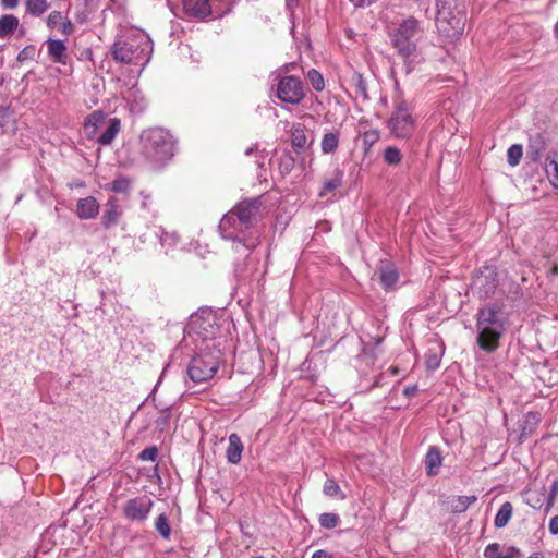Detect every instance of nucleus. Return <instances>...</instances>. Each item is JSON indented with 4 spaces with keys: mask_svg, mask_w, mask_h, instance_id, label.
Listing matches in <instances>:
<instances>
[{
    "mask_svg": "<svg viewBox=\"0 0 558 558\" xmlns=\"http://www.w3.org/2000/svg\"><path fill=\"white\" fill-rule=\"evenodd\" d=\"M422 34L421 23L414 16L404 19L389 32L391 46L403 61L401 71L405 75H409L422 61L418 51Z\"/></svg>",
    "mask_w": 558,
    "mask_h": 558,
    "instance_id": "nucleus-1",
    "label": "nucleus"
},
{
    "mask_svg": "<svg viewBox=\"0 0 558 558\" xmlns=\"http://www.w3.org/2000/svg\"><path fill=\"white\" fill-rule=\"evenodd\" d=\"M476 343L486 353H494L500 347L506 331V322L501 308L496 303L480 307L476 313Z\"/></svg>",
    "mask_w": 558,
    "mask_h": 558,
    "instance_id": "nucleus-2",
    "label": "nucleus"
},
{
    "mask_svg": "<svg viewBox=\"0 0 558 558\" xmlns=\"http://www.w3.org/2000/svg\"><path fill=\"white\" fill-rule=\"evenodd\" d=\"M142 155L155 167H162L173 156L175 141L162 128H150L141 134Z\"/></svg>",
    "mask_w": 558,
    "mask_h": 558,
    "instance_id": "nucleus-3",
    "label": "nucleus"
},
{
    "mask_svg": "<svg viewBox=\"0 0 558 558\" xmlns=\"http://www.w3.org/2000/svg\"><path fill=\"white\" fill-rule=\"evenodd\" d=\"M436 27L439 34L456 39L463 34L466 23L464 0H436Z\"/></svg>",
    "mask_w": 558,
    "mask_h": 558,
    "instance_id": "nucleus-4",
    "label": "nucleus"
},
{
    "mask_svg": "<svg viewBox=\"0 0 558 558\" xmlns=\"http://www.w3.org/2000/svg\"><path fill=\"white\" fill-rule=\"evenodd\" d=\"M153 53V43L144 35L117 40L111 47L112 59L123 64L145 65Z\"/></svg>",
    "mask_w": 558,
    "mask_h": 558,
    "instance_id": "nucleus-5",
    "label": "nucleus"
},
{
    "mask_svg": "<svg viewBox=\"0 0 558 558\" xmlns=\"http://www.w3.org/2000/svg\"><path fill=\"white\" fill-rule=\"evenodd\" d=\"M221 350L215 345L206 348L192 357L187 374L194 383H204L215 376L221 362Z\"/></svg>",
    "mask_w": 558,
    "mask_h": 558,
    "instance_id": "nucleus-6",
    "label": "nucleus"
},
{
    "mask_svg": "<svg viewBox=\"0 0 558 558\" xmlns=\"http://www.w3.org/2000/svg\"><path fill=\"white\" fill-rule=\"evenodd\" d=\"M387 126L390 133L400 140L409 138L415 129L410 106L401 95L395 99L393 111L387 121Z\"/></svg>",
    "mask_w": 558,
    "mask_h": 558,
    "instance_id": "nucleus-7",
    "label": "nucleus"
},
{
    "mask_svg": "<svg viewBox=\"0 0 558 558\" xmlns=\"http://www.w3.org/2000/svg\"><path fill=\"white\" fill-rule=\"evenodd\" d=\"M218 228L223 239L232 240L236 243L234 245V250L236 252H241V248L252 251L258 244L257 239H245L244 236H241V234L248 228H244L233 209L229 210L221 218Z\"/></svg>",
    "mask_w": 558,
    "mask_h": 558,
    "instance_id": "nucleus-8",
    "label": "nucleus"
},
{
    "mask_svg": "<svg viewBox=\"0 0 558 558\" xmlns=\"http://www.w3.org/2000/svg\"><path fill=\"white\" fill-rule=\"evenodd\" d=\"M498 287V272L495 266H484L473 278L472 288L481 299L494 295Z\"/></svg>",
    "mask_w": 558,
    "mask_h": 558,
    "instance_id": "nucleus-9",
    "label": "nucleus"
},
{
    "mask_svg": "<svg viewBox=\"0 0 558 558\" xmlns=\"http://www.w3.org/2000/svg\"><path fill=\"white\" fill-rule=\"evenodd\" d=\"M302 81L293 75L282 77L277 85V97L287 104L299 105L304 98Z\"/></svg>",
    "mask_w": 558,
    "mask_h": 558,
    "instance_id": "nucleus-10",
    "label": "nucleus"
},
{
    "mask_svg": "<svg viewBox=\"0 0 558 558\" xmlns=\"http://www.w3.org/2000/svg\"><path fill=\"white\" fill-rule=\"evenodd\" d=\"M189 326L192 331L204 340L214 339L219 332L216 316L210 311H201L193 314Z\"/></svg>",
    "mask_w": 558,
    "mask_h": 558,
    "instance_id": "nucleus-11",
    "label": "nucleus"
},
{
    "mask_svg": "<svg viewBox=\"0 0 558 558\" xmlns=\"http://www.w3.org/2000/svg\"><path fill=\"white\" fill-rule=\"evenodd\" d=\"M154 506V501L146 495L136 496L126 500L123 506L124 517L132 522H145Z\"/></svg>",
    "mask_w": 558,
    "mask_h": 558,
    "instance_id": "nucleus-12",
    "label": "nucleus"
},
{
    "mask_svg": "<svg viewBox=\"0 0 558 558\" xmlns=\"http://www.w3.org/2000/svg\"><path fill=\"white\" fill-rule=\"evenodd\" d=\"M263 202L260 197H253L238 203L232 209L244 228H251L259 215Z\"/></svg>",
    "mask_w": 558,
    "mask_h": 558,
    "instance_id": "nucleus-13",
    "label": "nucleus"
},
{
    "mask_svg": "<svg viewBox=\"0 0 558 558\" xmlns=\"http://www.w3.org/2000/svg\"><path fill=\"white\" fill-rule=\"evenodd\" d=\"M376 275L378 276L380 286L386 291L396 289V284L399 280V271L391 262L381 259L377 266Z\"/></svg>",
    "mask_w": 558,
    "mask_h": 558,
    "instance_id": "nucleus-14",
    "label": "nucleus"
},
{
    "mask_svg": "<svg viewBox=\"0 0 558 558\" xmlns=\"http://www.w3.org/2000/svg\"><path fill=\"white\" fill-rule=\"evenodd\" d=\"M240 254H245V258L243 263L236 264L234 267V276L238 278L239 281H247L252 279L255 271L257 270L258 260L253 258L251 256V251H245L244 248H241Z\"/></svg>",
    "mask_w": 558,
    "mask_h": 558,
    "instance_id": "nucleus-15",
    "label": "nucleus"
},
{
    "mask_svg": "<svg viewBox=\"0 0 558 558\" xmlns=\"http://www.w3.org/2000/svg\"><path fill=\"white\" fill-rule=\"evenodd\" d=\"M122 216V210L118 205L116 197L111 196L105 204L104 213L101 216V225L105 229H110L119 223Z\"/></svg>",
    "mask_w": 558,
    "mask_h": 558,
    "instance_id": "nucleus-16",
    "label": "nucleus"
},
{
    "mask_svg": "<svg viewBox=\"0 0 558 558\" xmlns=\"http://www.w3.org/2000/svg\"><path fill=\"white\" fill-rule=\"evenodd\" d=\"M547 147V140L541 132L530 134L527 143V158L533 162L541 160L542 154Z\"/></svg>",
    "mask_w": 558,
    "mask_h": 558,
    "instance_id": "nucleus-17",
    "label": "nucleus"
},
{
    "mask_svg": "<svg viewBox=\"0 0 558 558\" xmlns=\"http://www.w3.org/2000/svg\"><path fill=\"white\" fill-rule=\"evenodd\" d=\"M184 11L194 17L204 19L210 15L209 0H182Z\"/></svg>",
    "mask_w": 558,
    "mask_h": 558,
    "instance_id": "nucleus-18",
    "label": "nucleus"
},
{
    "mask_svg": "<svg viewBox=\"0 0 558 558\" xmlns=\"http://www.w3.org/2000/svg\"><path fill=\"white\" fill-rule=\"evenodd\" d=\"M48 56L54 63L66 64L68 52L63 40L49 38L46 40Z\"/></svg>",
    "mask_w": 558,
    "mask_h": 558,
    "instance_id": "nucleus-19",
    "label": "nucleus"
},
{
    "mask_svg": "<svg viewBox=\"0 0 558 558\" xmlns=\"http://www.w3.org/2000/svg\"><path fill=\"white\" fill-rule=\"evenodd\" d=\"M99 204L93 196L80 198L76 204V215L81 219H93L98 215Z\"/></svg>",
    "mask_w": 558,
    "mask_h": 558,
    "instance_id": "nucleus-20",
    "label": "nucleus"
},
{
    "mask_svg": "<svg viewBox=\"0 0 558 558\" xmlns=\"http://www.w3.org/2000/svg\"><path fill=\"white\" fill-rule=\"evenodd\" d=\"M229 445L226 450L227 461L231 464H239L242 459V452L244 450L241 437L232 433L228 438Z\"/></svg>",
    "mask_w": 558,
    "mask_h": 558,
    "instance_id": "nucleus-21",
    "label": "nucleus"
},
{
    "mask_svg": "<svg viewBox=\"0 0 558 558\" xmlns=\"http://www.w3.org/2000/svg\"><path fill=\"white\" fill-rule=\"evenodd\" d=\"M426 473L428 476H436L442 463V456L440 449L436 446H430L424 459Z\"/></svg>",
    "mask_w": 558,
    "mask_h": 558,
    "instance_id": "nucleus-22",
    "label": "nucleus"
},
{
    "mask_svg": "<svg viewBox=\"0 0 558 558\" xmlns=\"http://www.w3.org/2000/svg\"><path fill=\"white\" fill-rule=\"evenodd\" d=\"M522 551L515 546L507 547L506 554L500 553V544L490 543L484 549L485 558H521Z\"/></svg>",
    "mask_w": 558,
    "mask_h": 558,
    "instance_id": "nucleus-23",
    "label": "nucleus"
},
{
    "mask_svg": "<svg viewBox=\"0 0 558 558\" xmlns=\"http://www.w3.org/2000/svg\"><path fill=\"white\" fill-rule=\"evenodd\" d=\"M291 145L296 154H301L307 148V137L301 123H295L291 128Z\"/></svg>",
    "mask_w": 558,
    "mask_h": 558,
    "instance_id": "nucleus-24",
    "label": "nucleus"
},
{
    "mask_svg": "<svg viewBox=\"0 0 558 558\" xmlns=\"http://www.w3.org/2000/svg\"><path fill=\"white\" fill-rule=\"evenodd\" d=\"M20 27V20L14 14H3L0 16V38L11 37Z\"/></svg>",
    "mask_w": 558,
    "mask_h": 558,
    "instance_id": "nucleus-25",
    "label": "nucleus"
},
{
    "mask_svg": "<svg viewBox=\"0 0 558 558\" xmlns=\"http://www.w3.org/2000/svg\"><path fill=\"white\" fill-rule=\"evenodd\" d=\"M121 130L119 118H110L106 130L98 136L97 142L100 145H110Z\"/></svg>",
    "mask_w": 558,
    "mask_h": 558,
    "instance_id": "nucleus-26",
    "label": "nucleus"
},
{
    "mask_svg": "<svg viewBox=\"0 0 558 558\" xmlns=\"http://www.w3.org/2000/svg\"><path fill=\"white\" fill-rule=\"evenodd\" d=\"M545 172H546V175H547L550 184L555 189H558V153L557 151H551L546 157Z\"/></svg>",
    "mask_w": 558,
    "mask_h": 558,
    "instance_id": "nucleus-27",
    "label": "nucleus"
},
{
    "mask_svg": "<svg viewBox=\"0 0 558 558\" xmlns=\"http://www.w3.org/2000/svg\"><path fill=\"white\" fill-rule=\"evenodd\" d=\"M541 422V414L535 411H530L524 415L523 422L521 424V434L520 438L529 437L533 434L536 426Z\"/></svg>",
    "mask_w": 558,
    "mask_h": 558,
    "instance_id": "nucleus-28",
    "label": "nucleus"
},
{
    "mask_svg": "<svg viewBox=\"0 0 558 558\" xmlns=\"http://www.w3.org/2000/svg\"><path fill=\"white\" fill-rule=\"evenodd\" d=\"M350 85L353 88L355 98L365 101L368 99L367 84L365 78L359 72H353L350 78Z\"/></svg>",
    "mask_w": 558,
    "mask_h": 558,
    "instance_id": "nucleus-29",
    "label": "nucleus"
},
{
    "mask_svg": "<svg viewBox=\"0 0 558 558\" xmlns=\"http://www.w3.org/2000/svg\"><path fill=\"white\" fill-rule=\"evenodd\" d=\"M512 513H513L512 504L509 501L504 502L495 517V520H494L495 527L496 529L505 527L509 523L510 519L512 518Z\"/></svg>",
    "mask_w": 558,
    "mask_h": 558,
    "instance_id": "nucleus-30",
    "label": "nucleus"
},
{
    "mask_svg": "<svg viewBox=\"0 0 558 558\" xmlns=\"http://www.w3.org/2000/svg\"><path fill=\"white\" fill-rule=\"evenodd\" d=\"M25 2V13L39 17L49 9L48 0H24Z\"/></svg>",
    "mask_w": 558,
    "mask_h": 558,
    "instance_id": "nucleus-31",
    "label": "nucleus"
},
{
    "mask_svg": "<svg viewBox=\"0 0 558 558\" xmlns=\"http://www.w3.org/2000/svg\"><path fill=\"white\" fill-rule=\"evenodd\" d=\"M476 500L477 497L475 495L454 496L451 500V510L453 513H462Z\"/></svg>",
    "mask_w": 558,
    "mask_h": 558,
    "instance_id": "nucleus-32",
    "label": "nucleus"
},
{
    "mask_svg": "<svg viewBox=\"0 0 558 558\" xmlns=\"http://www.w3.org/2000/svg\"><path fill=\"white\" fill-rule=\"evenodd\" d=\"M106 120V116L102 111L96 110L93 111L85 120L84 128L86 131L90 129V133H95L97 129H99Z\"/></svg>",
    "mask_w": 558,
    "mask_h": 558,
    "instance_id": "nucleus-33",
    "label": "nucleus"
},
{
    "mask_svg": "<svg viewBox=\"0 0 558 558\" xmlns=\"http://www.w3.org/2000/svg\"><path fill=\"white\" fill-rule=\"evenodd\" d=\"M339 145V133L329 132L323 136L322 140V151L324 154H332L336 151Z\"/></svg>",
    "mask_w": 558,
    "mask_h": 558,
    "instance_id": "nucleus-34",
    "label": "nucleus"
},
{
    "mask_svg": "<svg viewBox=\"0 0 558 558\" xmlns=\"http://www.w3.org/2000/svg\"><path fill=\"white\" fill-rule=\"evenodd\" d=\"M343 172L339 169H336L335 177L330 180L324 182L323 189L319 192V197L326 196L328 193L335 191L342 184Z\"/></svg>",
    "mask_w": 558,
    "mask_h": 558,
    "instance_id": "nucleus-35",
    "label": "nucleus"
},
{
    "mask_svg": "<svg viewBox=\"0 0 558 558\" xmlns=\"http://www.w3.org/2000/svg\"><path fill=\"white\" fill-rule=\"evenodd\" d=\"M295 166V158L291 154V151H283L282 155L279 158V172L282 175H288Z\"/></svg>",
    "mask_w": 558,
    "mask_h": 558,
    "instance_id": "nucleus-36",
    "label": "nucleus"
},
{
    "mask_svg": "<svg viewBox=\"0 0 558 558\" xmlns=\"http://www.w3.org/2000/svg\"><path fill=\"white\" fill-rule=\"evenodd\" d=\"M385 163L391 167L398 166L402 160V154L396 146H388L383 154Z\"/></svg>",
    "mask_w": 558,
    "mask_h": 558,
    "instance_id": "nucleus-37",
    "label": "nucleus"
},
{
    "mask_svg": "<svg viewBox=\"0 0 558 558\" xmlns=\"http://www.w3.org/2000/svg\"><path fill=\"white\" fill-rule=\"evenodd\" d=\"M155 529L163 539H169L171 535V527L169 519L166 513H160L155 521Z\"/></svg>",
    "mask_w": 558,
    "mask_h": 558,
    "instance_id": "nucleus-38",
    "label": "nucleus"
},
{
    "mask_svg": "<svg viewBox=\"0 0 558 558\" xmlns=\"http://www.w3.org/2000/svg\"><path fill=\"white\" fill-rule=\"evenodd\" d=\"M341 522L340 517L333 512H324L318 518L319 525L325 530L337 527Z\"/></svg>",
    "mask_w": 558,
    "mask_h": 558,
    "instance_id": "nucleus-39",
    "label": "nucleus"
},
{
    "mask_svg": "<svg viewBox=\"0 0 558 558\" xmlns=\"http://www.w3.org/2000/svg\"><path fill=\"white\" fill-rule=\"evenodd\" d=\"M523 155V147L520 144L511 145L507 150V160L511 167H515L520 163Z\"/></svg>",
    "mask_w": 558,
    "mask_h": 558,
    "instance_id": "nucleus-40",
    "label": "nucleus"
},
{
    "mask_svg": "<svg viewBox=\"0 0 558 558\" xmlns=\"http://www.w3.org/2000/svg\"><path fill=\"white\" fill-rule=\"evenodd\" d=\"M441 355L435 349H428L425 354V365L428 371H436L440 366Z\"/></svg>",
    "mask_w": 558,
    "mask_h": 558,
    "instance_id": "nucleus-41",
    "label": "nucleus"
},
{
    "mask_svg": "<svg viewBox=\"0 0 558 558\" xmlns=\"http://www.w3.org/2000/svg\"><path fill=\"white\" fill-rule=\"evenodd\" d=\"M323 492L326 496L337 497L340 496V499H344L345 495L341 492L340 486L332 478H327L324 483Z\"/></svg>",
    "mask_w": 558,
    "mask_h": 558,
    "instance_id": "nucleus-42",
    "label": "nucleus"
},
{
    "mask_svg": "<svg viewBox=\"0 0 558 558\" xmlns=\"http://www.w3.org/2000/svg\"><path fill=\"white\" fill-rule=\"evenodd\" d=\"M310 84L316 92H322L325 88V82L323 75L315 69L307 72L306 75Z\"/></svg>",
    "mask_w": 558,
    "mask_h": 558,
    "instance_id": "nucleus-43",
    "label": "nucleus"
},
{
    "mask_svg": "<svg viewBox=\"0 0 558 558\" xmlns=\"http://www.w3.org/2000/svg\"><path fill=\"white\" fill-rule=\"evenodd\" d=\"M131 189V181L125 177H118L111 182V191L114 193H128Z\"/></svg>",
    "mask_w": 558,
    "mask_h": 558,
    "instance_id": "nucleus-44",
    "label": "nucleus"
},
{
    "mask_svg": "<svg viewBox=\"0 0 558 558\" xmlns=\"http://www.w3.org/2000/svg\"><path fill=\"white\" fill-rule=\"evenodd\" d=\"M12 116L13 111L9 106H0V128H2L4 132L8 131Z\"/></svg>",
    "mask_w": 558,
    "mask_h": 558,
    "instance_id": "nucleus-45",
    "label": "nucleus"
},
{
    "mask_svg": "<svg viewBox=\"0 0 558 558\" xmlns=\"http://www.w3.org/2000/svg\"><path fill=\"white\" fill-rule=\"evenodd\" d=\"M379 140V133L376 130H368L362 136L365 151L367 153L371 147Z\"/></svg>",
    "mask_w": 558,
    "mask_h": 558,
    "instance_id": "nucleus-46",
    "label": "nucleus"
},
{
    "mask_svg": "<svg viewBox=\"0 0 558 558\" xmlns=\"http://www.w3.org/2000/svg\"><path fill=\"white\" fill-rule=\"evenodd\" d=\"M63 14L62 12L60 11H52L50 12V14L48 15L47 17V26L49 28H57L61 25V23L63 22Z\"/></svg>",
    "mask_w": 558,
    "mask_h": 558,
    "instance_id": "nucleus-47",
    "label": "nucleus"
},
{
    "mask_svg": "<svg viewBox=\"0 0 558 558\" xmlns=\"http://www.w3.org/2000/svg\"><path fill=\"white\" fill-rule=\"evenodd\" d=\"M158 457V449L156 446H150L141 451L138 458L142 461H155Z\"/></svg>",
    "mask_w": 558,
    "mask_h": 558,
    "instance_id": "nucleus-48",
    "label": "nucleus"
},
{
    "mask_svg": "<svg viewBox=\"0 0 558 558\" xmlns=\"http://www.w3.org/2000/svg\"><path fill=\"white\" fill-rule=\"evenodd\" d=\"M36 48L34 45H28L24 47L17 54V61L24 62L27 60H32L35 57Z\"/></svg>",
    "mask_w": 558,
    "mask_h": 558,
    "instance_id": "nucleus-49",
    "label": "nucleus"
},
{
    "mask_svg": "<svg viewBox=\"0 0 558 558\" xmlns=\"http://www.w3.org/2000/svg\"><path fill=\"white\" fill-rule=\"evenodd\" d=\"M557 494H558V478H555L550 485V490H549V495L547 498V506H546L547 511L553 507V505L556 500Z\"/></svg>",
    "mask_w": 558,
    "mask_h": 558,
    "instance_id": "nucleus-50",
    "label": "nucleus"
},
{
    "mask_svg": "<svg viewBox=\"0 0 558 558\" xmlns=\"http://www.w3.org/2000/svg\"><path fill=\"white\" fill-rule=\"evenodd\" d=\"M169 418H170L169 408H167L166 410H163L161 412L160 416L156 420L157 427L160 428L161 430H163L169 424Z\"/></svg>",
    "mask_w": 558,
    "mask_h": 558,
    "instance_id": "nucleus-51",
    "label": "nucleus"
},
{
    "mask_svg": "<svg viewBox=\"0 0 558 558\" xmlns=\"http://www.w3.org/2000/svg\"><path fill=\"white\" fill-rule=\"evenodd\" d=\"M59 27H60V32L65 36L70 35L74 28V26L70 20H66L65 22L63 21Z\"/></svg>",
    "mask_w": 558,
    "mask_h": 558,
    "instance_id": "nucleus-52",
    "label": "nucleus"
},
{
    "mask_svg": "<svg viewBox=\"0 0 558 558\" xmlns=\"http://www.w3.org/2000/svg\"><path fill=\"white\" fill-rule=\"evenodd\" d=\"M548 530L551 535H558V514L550 519Z\"/></svg>",
    "mask_w": 558,
    "mask_h": 558,
    "instance_id": "nucleus-53",
    "label": "nucleus"
},
{
    "mask_svg": "<svg viewBox=\"0 0 558 558\" xmlns=\"http://www.w3.org/2000/svg\"><path fill=\"white\" fill-rule=\"evenodd\" d=\"M20 3V0H0V4L5 10H13L15 9Z\"/></svg>",
    "mask_w": 558,
    "mask_h": 558,
    "instance_id": "nucleus-54",
    "label": "nucleus"
},
{
    "mask_svg": "<svg viewBox=\"0 0 558 558\" xmlns=\"http://www.w3.org/2000/svg\"><path fill=\"white\" fill-rule=\"evenodd\" d=\"M312 558H335L332 554L325 549H318L313 553Z\"/></svg>",
    "mask_w": 558,
    "mask_h": 558,
    "instance_id": "nucleus-55",
    "label": "nucleus"
},
{
    "mask_svg": "<svg viewBox=\"0 0 558 558\" xmlns=\"http://www.w3.org/2000/svg\"><path fill=\"white\" fill-rule=\"evenodd\" d=\"M417 385L407 386L403 390V395L407 397H413L417 392Z\"/></svg>",
    "mask_w": 558,
    "mask_h": 558,
    "instance_id": "nucleus-56",
    "label": "nucleus"
},
{
    "mask_svg": "<svg viewBox=\"0 0 558 558\" xmlns=\"http://www.w3.org/2000/svg\"><path fill=\"white\" fill-rule=\"evenodd\" d=\"M265 153L264 150H258L255 155V158H256V165L259 167V168H263L264 167V162H265Z\"/></svg>",
    "mask_w": 558,
    "mask_h": 558,
    "instance_id": "nucleus-57",
    "label": "nucleus"
},
{
    "mask_svg": "<svg viewBox=\"0 0 558 558\" xmlns=\"http://www.w3.org/2000/svg\"><path fill=\"white\" fill-rule=\"evenodd\" d=\"M258 151V146L257 145H253L248 148L245 149V155L246 156H252V155H256V153Z\"/></svg>",
    "mask_w": 558,
    "mask_h": 558,
    "instance_id": "nucleus-58",
    "label": "nucleus"
},
{
    "mask_svg": "<svg viewBox=\"0 0 558 558\" xmlns=\"http://www.w3.org/2000/svg\"><path fill=\"white\" fill-rule=\"evenodd\" d=\"M286 2H287V7H288V8H290V9H292V8H294L295 5H298L299 0H286Z\"/></svg>",
    "mask_w": 558,
    "mask_h": 558,
    "instance_id": "nucleus-59",
    "label": "nucleus"
},
{
    "mask_svg": "<svg viewBox=\"0 0 558 558\" xmlns=\"http://www.w3.org/2000/svg\"><path fill=\"white\" fill-rule=\"evenodd\" d=\"M16 32H19V36H20V37H23V36H25V34H26V29H25V27H24V26H22L21 24H20V27L17 28V31H16Z\"/></svg>",
    "mask_w": 558,
    "mask_h": 558,
    "instance_id": "nucleus-60",
    "label": "nucleus"
},
{
    "mask_svg": "<svg viewBox=\"0 0 558 558\" xmlns=\"http://www.w3.org/2000/svg\"><path fill=\"white\" fill-rule=\"evenodd\" d=\"M527 558H544L542 553H534L530 555Z\"/></svg>",
    "mask_w": 558,
    "mask_h": 558,
    "instance_id": "nucleus-61",
    "label": "nucleus"
},
{
    "mask_svg": "<svg viewBox=\"0 0 558 558\" xmlns=\"http://www.w3.org/2000/svg\"><path fill=\"white\" fill-rule=\"evenodd\" d=\"M551 272L554 275H558V265H554L553 269H551Z\"/></svg>",
    "mask_w": 558,
    "mask_h": 558,
    "instance_id": "nucleus-62",
    "label": "nucleus"
},
{
    "mask_svg": "<svg viewBox=\"0 0 558 558\" xmlns=\"http://www.w3.org/2000/svg\"><path fill=\"white\" fill-rule=\"evenodd\" d=\"M395 87L396 89H399V82L397 80L395 81Z\"/></svg>",
    "mask_w": 558,
    "mask_h": 558,
    "instance_id": "nucleus-63",
    "label": "nucleus"
}]
</instances>
